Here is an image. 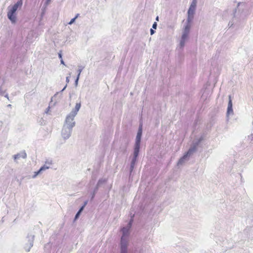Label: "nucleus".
<instances>
[{"mask_svg":"<svg viewBox=\"0 0 253 253\" xmlns=\"http://www.w3.org/2000/svg\"><path fill=\"white\" fill-rule=\"evenodd\" d=\"M132 222H128L126 226L121 228L122 236L121 239L120 253H128V237L130 234V229L132 226Z\"/></svg>","mask_w":253,"mask_h":253,"instance_id":"obj_1","label":"nucleus"},{"mask_svg":"<svg viewBox=\"0 0 253 253\" xmlns=\"http://www.w3.org/2000/svg\"><path fill=\"white\" fill-rule=\"evenodd\" d=\"M22 0H18L15 3L7 12V17L12 23H15L16 21L15 12L19 7L22 5Z\"/></svg>","mask_w":253,"mask_h":253,"instance_id":"obj_2","label":"nucleus"},{"mask_svg":"<svg viewBox=\"0 0 253 253\" xmlns=\"http://www.w3.org/2000/svg\"><path fill=\"white\" fill-rule=\"evenodd\" d=\"M22 0H18L15 3L7 12V17L12 23H15L16 21L15 12L19 7L22 5Z\"/></svg>","mask_w":253,"mask_h":253,"instance_id":"obj_3","label":"nucleus"},{"mask_svg":"<svg viewBox=\"0 0 253 253\" xmlns=\"http://www.w3.org/2000/svg\"><path fill=\"white\" fill-rule=\"evenodd\" d=\"M22 0H18L15 3L7 12V17L12 23H15L16 21L15 12L19 7L22 5Z\"/></svg>","mask_w":253,"mask_h":253,"instance_id":"obj_4","label":"nucleus"},{"mask_svg":"<svg viewBox=\"0 0 253 253\" xmlns=\"http://www.w3.org/2000/svg\"><path fill=\"white\" fill-rule=\"evenodd\" d=\"M22 0H18L15 3L7 12V17L12 23H15L16 21L15 12L19 7L22 5Z\"/></svg>","mask_w":253,"mask_h":253,"instance_id":"obj_5","label":"nucleus"},{"mask_svg":"<svg viewBox=\"0 0 253 253\" xmlns=\"http://www.w3.org/2000/svg\"><path fill=\"white\" fill-rule=\"evenodd\" d=\"M203 140V137L201 136L198 140L194 141L193 142L192 145L191 146L188 151L185 153L186 155L188 157L196 152L197 147Z\"/></svg>","mask_w":253,"mask_h":253,"instance_id":"obj_6","label":"nucleus"},{"mask_svg":"<svg viewBox=\"0 0 253 253\" xmlns=\"http://www.w3.org/2000/svg\"><path fill=\"white\" fill-rule=\"evenodd\" d=\"M75 115H73V114L70 113L67 116L65 120V122L63 126H67L73 127L75 126L76 123L74 121V118Z\"/></svg>","mask_w":253,"mask_h":253,"instance_id":"obj_7","label":"nucleus"},{"mask_svg":"<svg viewBox=\"0 0 253 253\" xmlns=\"http://www.w3.org/2000/svg\"><path fill=\"white\" fill-rule=\"evenodd\" d=\"M73 128L63 126L61 131V135L64 140H67L71 136Z\"/></svg>","mask_w":253,"mask_h":253,"instance_id":"obj_8","label":"nucleus"},{"mask_svg":"<svg viewBox=\"0 0 253 253\" xmlns=\"http://www.w3.org/2000/svg\"><path fill=\"white\" fill-rule=\"evenodd\" d=\"M52 163L51 160L46 161L45 164L42 167L37 171L35 172V174L33 176V178H35L38 175L41 174L43 171L48 169L50 166L52 165Z\"/></svg>","mask_w":253,"mask_h":253,"instance_id":"obj_9","label":"nucleus"},{"mask_svg":"<svg viewBox=\"0 0 253 253\" xmlns=\"http://www.w3.org/2000/svg\"><path fill=\"white\" fill-rule=\"evenodd\" d=\"M142 134V125H140L138 128V130L137 133L136 139H135V144H140L141 142V139Z\"/></svg>","mask_w":253,"mask_h":253,"instance_id":"obj_10","label":"nucleus"},{"mask_svg":"<svg viewBox=\"0 0 253 253\" xmlns=\"http://www.w3.org/2000/svg\"><path fill=\"white\" fill-rule=\"evenodd\" d=\"M232 102L231 99V96H229V101L228 103L227 110V116L230 115H233V110L232 108Z\"/></svg>","mask_w":253,"mask_h":253,"instance_id":"obj_11","label":"nucleus"},{"mask_svg":"<svg viewBox=\"0 0 253 253\" xmlns=\"http://www.w3.org/2000/svg\"><path fill=\"white\" fill-rule=\"evenodd\" d=\"M27 157V154L25 151H22L19 153H18L13 156V158L15 161L17 160L20 159V158H22L23 159H25Z\"/></svg>","mask_w":253,"mask_h":253,"instance_id":"obj_12","label":"nucleus"},{"mask_svg":"<svg viewBox=\"0 0 253 253\" xmlns=\"http://www.w3.org/2000/svg\"><path fill=\"white\" fill-rule=\"evenodd\" d=\"M138 157H135L134 156L132 157L131 163H130V175L131 174L132 172L133 171V170L134 169V168L135 167V164L137 162Z\"/></svg>","mask_w":253,"mask_h":253,"instance_id":"obj_13","label":"nucleus"},{"mask_svg":"<svg viewBox=\"0 0 253 253\" xmlns=\"http://www.w3.org/2000/svg\"><path fill=\"white\" fill-rule=\"evenodd\" d=\"M81 107V101L80 102L76 103L75 108H74L70 113L73 114V115L76 116L78 113V112L79 111Z\"/></svg>","mask_w":253,"mask_h":253,"instance_id":"obj_14","label":"nucleus"},{"mask_svg":"<svg viewBox=\"0 0 253 253\" xmlns=\"http://www.w3.org/2000/svg\"><path fill=\"white\" fill-rule=\"evenodd\" d=\"M188 38V36L183 34L182 35L179 44L180 48H183L184 46L185 42L187 40Z\"/></svg>","mask_w":253,"mask_h":253,"instance_id":"obj_15","label":"nucleus"},{"mask_svg":"<svg viewBox=\"0 0 253 253\" xmlns=\"http://www.w3.org/2000/svg\"><path fill=\"white\" fill-rule=\"evenodd\" d=\"M140 144H134L133 156L138 157L140 150Z\"/></svg>","mask_w":253,"mask_h":253,"instance_id":"obj_16","label":"nucleus"},{"mask_svg":"<svg viewBox=\"0 0 253 253\" xmlns=\"http://www.w3.org/2000/svg\"><path fill=\"white\" fill-rule=\"evenodd\" d=\"M190 28H191V24H186V25L185 26L183 30L182 34L188 36L189 32H190Z\"/></svg>","mask_w":253,"mask_h":253,"instance_id":"obj_17","label":"nucleus"},{"mask_svg":"<svg viewBox=\"0 0 253 253\" xmlns=\"http://www.w3.org/2000/svg\"><path fill=\"white\" fill-rule=\"evenodd\" d=\"M188 158V156L186 155L185 154L183 157H182L178 161L177 163L178 166L182 165L187 160V159Z\"/></svg>","mask_w":253,"mask_h":253,"instance_id":"obj_18","label":"nucleus"},{"mask_svg":"<svg viewBox=\"0 0 253 253\" xmlns=\"http://www.w3.org/2000/svg\"><path fill=\"white\" fill-rule=\"evenodd\" d=\"M34 235L32 234H28L27 237V244H30L31 243H32V245H33L34 244Z\"/></svg>","mask_w":253,"mask_h":253,"instance_id":"obj_19","label":"nucleus"},{"mask_svg":"<svg viewBox=\"0 0 253 253\" xmlns=\"http://www.w3.org/2000/svg\"><path fill=\"white\" fill-rule=\"evenodd\" d=\"M106 181L107 179L106 178H101L98 180L96 186L99 188L101 185L105 183L106 182Z\"/></svg>","mask_w":253,"mask_h":253,"instance_id":"obj_20","label":"nucleus"},{"mask_svg":"<svg viewBox=\"0 0 253 253\" xmlns=\"http://www.w3.org/2000/svg\"><path fill=\"white\" fill-rule=\"evenodd\" d=\"M33 246L32 245V243H31L30 244H26L24 246V249L27 252H30L31 248Z\"/></svg>","mask_w":253,"mask_h":253,"instance_id":"obj_21","label":"nucleus"},{"mask_svg":"<svg viewBox=\"0 0 253 253\" xmlns=\"http://www.w3.org/2000/svg\"><path fill=\"white\" fill-rule=\"evenodd\" d=\"M194 18V15H190L188 14V18L187 19V23L186 24H190L192 22V20Z\"/></svg>","mask_w":253,"mask_h":253,"instance_id":"obj_22","label":"nucleus"},{"mask_svg":"<svg viewBox=\"0 0 253 253\" xmlns=\"http://www.w3.org/2000/svg\"><path fill=\"white\" fill-rule=\"evenodd\" d=\"M195 9L196 8L190 6L188 10V14L194 15Z\"/></svg>","mask_w":253,"mask_h":253,"instance_id":"obj_23","label":"nucleus"},{"mask_svg":"<svg viewBox=\"0 0 253 253\" xmlns=\"http://www.w3.org/2000/svg\"><path fill=\"white\" fill-rule=\"evenodd\" d=\"M98 188H99L98 187H97L96 186L94 188V189L93 190V192H92V193L91 194V200H93V198H94L95 194L97 192V191H98Z\"/></svg>","mask_w":253,"mask_h":253,"instance_id":"obj_24","label":"nucleus"},{"mask_svg":"<svg viewBox=\"0 0 253 253\" xmlns=\"http://www.w3.org/2000/svg\"><path fill=\"white\" fill-rule=\"evenodd\" d=\"M50 248H51V245H50V243H47L44 246L45 251L47 252V253H49Z\"/></svg>","mask_w":253,"mask_h":253,"instance_id":"obj_25","label":"nucleus"},{"mask_svg":"<svg viewBox=\"0 0 253 253\" xmlns=\"http://www.w3.org/2000/svg\"><path fill=\"white\" fill-rule=\"evenodd\" d=\"M84 68V66H78V69L77 70V72H78V74L77 76H79L80 77V74H81V72L83 71Z\"/></svg>","mask_w":253,"mask_h":253,"instance_id":"obj_26","label":"nucleus"},{"mask_svg":"<svg viewBox=\"0 0 253 253\" xmlns=\"http://www.w3.org/2000/svg\"><path fill=\"white\" fill-rule=\"evenodd\" d=\"M6 91V89H3L2 86H0V95H3Z\"/></svg>","mask_w":253,"mask_h":253,"instance_id":"obj_27","label":"nucleus"},{"mask_svg":"<svg viewBox=\"0 0 253 253\" xmlns=\"http://www.w3.org/2000/svg\"><path fill=\"white\" fill-rule=\"evenodd\" d=\"M196 0H193L190 6L196 8Z\"/></svg>","mask_w":253,"mask_h":253,"instance_id":"obj_28","label":"nucleus"},{"mask_svg":"<svg viewBox=\"0 0 253 253\" xmlns=\"http://www.w3.org/2000/svg\"><path fill=\"white\" fill-rule=\"evenodd\" d=\"M75 20H76V18H72V19L70 20V21L69 22V23H68V24H69V25H72V24H73V23L75 22Z\"/></svg>","mask_w":253,"mask_h":253,"instance_id":"obj_29","label":"nucleus"},{"mask_svg":"<svg viewBox=\"0 0 253 253\" xmlns=\"http://www.w3.org/2000/svg\"><path fill=\"white\" fill-rule=\"evenodd\" d=\"M80 214H79V213H77L75 215V216L74 217V221H75V220H76L80 216Z\"/></svg>","mask_w":253,"mask_h":253,"instance_id":"obj_30","label":"nucleus"},{"mask_svg":"<svg viewBox=\"0 0 253 253\" xmlns=\"http://www.w3.org/2000/svg\"><path fill=\"white\" fill-rule=\"evenodd\" d=\"M79 78H80V77L79 76H77V79H76L75 82V84L76 86H77V85H78Z\"/></svg>","mask_w":253,"mask_h":253,"instance_id":"obj_31","label":"nucleus"},{"mask_svg":"<svg viewBox=\"0 0 253 253\" xmlns=\"http://www.w3.org/2000/svg\"><path fill=\"white\" fill-rule=\"evenodd\" d=\"M157 22H155L152 25V28L154 29H156L157 28Z\"/></svg>","mask_w":253,"mask_h":253,"instance_id":"obj_32","label":"nucleus"},{"mask_svg":"<svg viewBox=\"0 0 253 253\" xmlns=\"http://www.w3.org/2000/svg\"><path fill=\"white\" fill-rule=\"evenodd\" d=\"M58 57L60 59V60L62 59V53H61V51H60L58 53Z\"/></svg>","mask_w":253,"mask_h":253,"instance_id":"obj_33","label":"nucleus"},{"mask_svg":"<svg viewBox=\"0 0 253 253\" xmlns=\"http://www.w3.org/2000/svg\"><path fill=\"white\" fill-rule=\"evenodd\" d=\"M155 33V31L153 29H150V34L151 35H153L154 33Z\"/></svg>","mask_w":253,"mask_h":253,"instance_id":"obj_34","label":"nucleus"},{"mask_svg":"<svg viewBox=\"0 0 253 253\" xmlns=\"http://www.w3.org/2000/svg\"><path fill=\"white\" fill-rule=\"evenodd\" d=\"M66 82H67V83H69V82H70V76H68V77H66Z\"/></svg>","mask_w":253,"mask_h":253,"instance_id":"obj_35","label":"nucleus"},{"mask_svg":"<svg viewBox=\"0 0 253 253\" xmlns=\"http://www.w3.org/2000/svg\"><path fill=\"white\" fill-rule=\"evenodd\" d=\"M60 62H61V64L65 65V63H64V62L63 59L60 60Z\"/></svg>","mask_w":253,"mask_h":253,"instance_id":"obj_36","label":"nucleus"},{"mask_svg":"<svg viewBox=\"0 0 253 253\" xmlns=\"http://www.w3.org/2000/svg\"><path fill=\"white\" fill-rule=\"evenodd\" d=\"M5 97H6L8 99H9L8 95L7 93H6L5 94H4L3 95Z\"/></svg>","mask_w":253,"mask_h":253,"instance_id":"obj_37","label":"nucleus"},{"mask_svg":"<svg viewBox=\"0 0 253 253\" xmlns=\"http://www.w3.org/2000/svg\"><path fill=\"white\" fill-rule=\"evenodd\" d=\"M87 202H88V201H85V202H84V204L83 206H84V207H85V206L87 205Z\"/></svg>","mask_w":253,"mask_h":253,"instance_id":"obj_38","label":"nucleus"},{"mask_svg":"<svg viewBox=\"0 0 253 253\" xmlns=\"http://www.w3.org/2000/svg\"><path fill=\"white\" fill-rule=\"evenodd\" d=\"M67 86V84H66V85H65V86L64 87V88L62 89V90L61 91V92H62L63 91H64V90L66 89V88Z\"/></svg>","mask_w":253,"mask_h":253,"instance_id":"obj_39","label":"nucleus"},{"mask_svg":"<svg viewBox=\"0 0 253 253\" xmlns=\"http://www.w3.org/2000/svg\"><path fill=\"white\" fill-rule=\"evenodd\" d=\"M50 0H46V4H48L50 2Z\"/></svg>","mask_w":253,"mask_h":253,"instance_id":"obj_40","label":"nucleus"},{"mask_svg":"<svg viewBox=\"0 0 253 253\" xmlns=\"http://www.w3.org/2000/svg\"><path fill=\"white\" fill-rule=\"evenodd\" d=\"M85 207H84V206H83L80 209V210H81L82 211H83V210L84 209V208Z\"/></svg>","mask_w":253,"mask_h":253,"instance_id":"obj_41","label":"nucleus"},{"mask_svg":"<svg viewBox=\"0 0 253 253\" xmlns=\"http://www.w3.org/2000/svg\"><path fill=\"white\" fill-rule=\"evenodd\" d=\"M79 15H80L79 14H77L74 18H76V19L79 17Z\"/></svg>","mask_w":253,"mask_h":253,"instance_id":"obj_42","label":"nucleus"},{"mask_svg":"<svg viewBox=\"0 0 253 253\" xmlns=\"http://www.w3.org/2000/svg\"><path fill=\"white\" fill-rule=\"evenodd\" d=\"M82 212V211L81 210H79V211L77 212L78 213H79V214H81V212Z\"/></svg>","mask_w":253,"mask_h":253,"instance_id":"obj_43","label":"nucleus"},{"mask_svg":"<svg viewBox=\"0 0 253 253\" xmlns=\"http://www.w3.org/2000/svg\"><path fill=\"white\" fill-rule=\"evenodd\" d=\"M156 21H159V16H157L156 18Z\"/></svg>","mask_w":253,"mask_h":253,"instance_id":"obj_44","label":"nucleus"},{"mask_svg":"<svg viewBox=\"0 0 253 253\" xmlns=\"http://www.w3.org/2000/svg\"><path fill=\"white\" fill-rule=\"evenodd\" d=\"M7 106L8 107L11 108L12 106H11V104H8V105H7Z\"/></svg>","mask_w":253,"mask_h":253,"instance_id":"obj_45","label":"nucleus"},{"mask_svg":"<svg viewBox=\"0 0 253 253\" xmlns=\"http://www.w3.org/2000/svg\"><path fill=\"white\" fill-rule=\"evenodd\" d=\"M49 109V107H48L47 108V111L45 112V113H47V111H48Z\"/></svg>","mask_w":253,"mask_h":253,"instance_id":"obj_46","label":"nucleus"},{"mask_svg":"<svg viewBox=\"0 0 253 253\" xmlns=\"http://www.w3.org/2000/svg\"><path fill=\"white\" fill-rule=\"evenodd\" d=\"M129 221H130V222L133 221V219L132 218V217L130 218V219Z\"/></svg>","mask_w":253,"mask_h":253,"instance_id":"obj_47","label":"nucleus"},{"mask_svg":"<svg viewBox=\"0 0 253 253\" xmlns=\"http://www.w3.org/2000/svg\"><path fill=\"white\" fill-rule=\"evenodd\" d=\"M126 151V147L124 149V152Z\"/></svg>","mask_w":253,"mask_h":253,"instance_id":"obj_48","label":"nucleus"},{"mask_svg":"<svg viewBox=\"0 0 253 253\" xmlns=\"http://www.w3.org/2000/svg\"><path fill=\"white\" fill-rule=\"evenodd\" d=\"M251 136L253 137V132L251 134Z\"/></svg>","mask_w":253,"mask_h":253,"instance_id":"obj_49","label":"nucleus"}]
</instances>
